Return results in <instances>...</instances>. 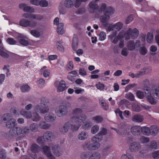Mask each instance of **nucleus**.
Segmentation results:
<instances>
[{
	"instance_id": "1",
	"label": "nucleus",
	"mask_w": 159,
	"mask_h": 159,
	"mask_svg": "<svg viewBox=\"0 0 159 159\" xmlns=\"http://www.w3.org/2000/svg\"><path fill=\"white\" fill-rule=\"evenodd\" d=\"M107 133V129L104 128H102L101 129L100 132L97 135L92 137L91 141L92 143L86 144V146L87 149L89 150H96L99 148L100 146V143L98 142L100 141L101 138H98L97 137L105 135Z\"/></svg>"
},
{
	"instance_id": "2",
	"label": "nucleus",
	"mask_w": 159,
	"mask_h": 159,
	"mask_svg": "<svg viewBox=\"0 0 159 159\" xmlns=\"http://www.w3.org/2000/svg\"><path fill=\"white\" fill-rule=\"evenodd\" d=\"M139 35V31L136 28L132 30L129 28L126 32H122L120 33V39L121 38H124L126 40L129 39L130 38L132 39L136 38Z\"/></svg>"
},
{
	"instance_id": "3",
	"label": "nucleus",
	"mask_w": 159,
	"mask_h": 159,
	"mask_svg": "<svg viewBox=\"0 0 159 159\" xmlns=\"http://www.w3.org/2000/svg\"><path fill=\"white\" fill-rule=\"evenodd\" d=\"M82 109L79 108H76L73 110V114L76 115H80V116L76 117L75 119V121L76 123H81L86 119V116L85 115L82 114Z\"/></svg>"
},
{
	"instance_id": "4",
	"label": "nucleus",
	"mask_w": 159,
	"mask_h": 159,
	"mask_svg": "<svg viewBox=\"0 0 159 159\" xmlns=\"http://www.w3.org/2000/svg\"><path fill=\"white\" fill-rule=\"evenodd\" d=\"M48 101V100L45 98L42 99L41 100V107H40L39 105L36 106L35 111L42 114H45L47 112L49 111V108L45 103H47Z\"/></svg>"
},
{
	"instance_id": "5",
	"label": "nucleus",
	"mask_w": 159,
	"mask_h": 159,
	"mask_svg": "<svg viewBox=\"0 0 159 159\" xmlns=\"http://www.w3.org/2000/svg\"><path fill=\"white\" fill-rule=\"evenodd\" d=\"M114 10L112 7H107V10L104 14V15L100 17V21L103 23V25L105 23H107V21L110 19V16L113 14Z\"/></svg>"
},
{
	"instance_id": "6",
	"label": "nucleus",
	"mask_w": 159,
	"mask_h": 159,
	"mask_svg": "<svg viewBox=\"0 0 159 159\" xmlns=\"http://www.w3.org/2000/svg\"><path fill=\"white\" fill-rule=\"evenodd\" d=\"M19 25L21 26L27 27H30L32 28L35 27L37 25L36 21L34 20H28L25 19H22L19 22Z\"/></svg>"
},
{
	"instance_id": "7",
	"label": "nucleus",
	"mask_w": 159,
	"mask_h": 159,
	"mask_svg": "<svg viewBox=\"0 0 159 159\" xmlns=\"http://www.w3.org/2000/svg\"><path fill=\"white\" fill-rule=\"evenodd\" d=\"M67 107L63 105L58 107L56 110V113L57 116L59 117L64 116L67 113Z\"/></svg>"
},
{
	"instance_id": "8",
	"label": "nucleus",
	"mask_w": 159,
	"mask_h": 159,
	"mask_svg": "<svg viewBox=\"0 0 159 159\" xmlns=\"http://www.w3.org/2000/svg\"><path fill=\"white\" fill-rule=\"evenodd\" d=\"M89 11L90 13H95L96 17V11L99 7V6L96 3V2L92 1L89 4Z\"/></svg>"
},
{
	"instance_id": "9",
	"label": "nucleus",
	"mask_w": 159,
	"mask_h": 159,
	"mask_svg": "<svg viewBox=\"0 0 159 159\" xmlns=\"http://www.w3.org/2000/svg\"><path fill=\"white\" fill-rule=\"evenodd\" d=\"M141 148V145L139 142H134L130 144L129 149L131 152H135L138 151Z\"/></svg>"
},
{
	"instance_id": "10",
	"label": "nucleus",
	"mask_w": 159,
	"mask_h": 159,
	"mask_svg": "<svg viewBox=\"0 0 159 159\" xmlns=\"http://www.w3.org/2000/svg\"><path fill=\"white\" fill-rule=\"evenodd\" d=\"M140 43V42L139 40H136L135 43L133 41H130L128 42L127 46L129 50L132 51L135 49L136 48L139 47Z\"/></svg>"
},
{
	"instance_id": "11",
	"label": "nucleus",
	"mask_w": 159,
	"mask_h": 159,
	"mask_svg": "<svg viewBox=\"0 0 159 159\" xmlns=\"http://www.w3.org/2000/svg\"><path fill=\"white\" fill-rule=\"evenodd\" d=\"M131 133L134 136H138L141 134L140 126L134 125L131 127L130 129Z\"/></svg>"
},
{
	"instance_id": "12",
	"label": "nucleus",
	"mask_w": 159,
	"mask_h": 159,
	"mask_svg": "<svg viewBox=\"0 0 159 159\" xmlns=\"http://www.w3.org/2000/svg\"><path fill=\"white\" fill-rule=\"evenodd\" d=\"M107 8V5L105 3H102L100 7H99L97 11H96V17H99L102 14V12H103L104 13Z\"/></svg>"
},
{
	"instance_id": "13",
	"label": "nucleus",
	"mask_w": 159,
	"mask_h": 159,
	"mask_svg": "<svg viewBox=\"0 0 159 159\" xmlns=\"http://www.w3.org/2000/svg\"><path fill=\"white\" fill-rule=\"evenodd\" d=\"M117 34V31L115 30L113 31L112 33L109 36V39L110 40L112 41V43L114 44L117 43L119 40V34L116 36Z\"/></svg>"
},
{
	"instance_id": "14",
	"label": "nucleus",
	"mask_w": 159,
	"mask_h": 159,
	"mask_svg": "<svg viewBox=\"0 0 159 159\" xmlns=\"http://www.w3.org/2000/svg\"><path fill=\"white\" fill-rule=\"evenodd\" d=\"M17 39L19 43L22 46H26L30 44L26 39L24 37L18 36Z\"/></svg>"
},
{
	"instance_id": "15",
	"label": "nucleus",
	"mask_w": 159,
	"mask_h": 159,
	"mask_svg": "<svg viewBox=\"0 0 159 159\" xmlns=\"http://www.w3.org/2000/svg\"><path fill=\"white\" fill-rule=\"evenodd\" d=\"M20 127H14L9 131L10 134L13 136H17L20 135V131H19Z\"/></svg>"
},
{
	"instance_id": "16",
	"label": "nucleus",
	"mask_w": 159,
	"mask_h": 159,
	"mask_svg": "<svg viewBox=\"0 0 159 159\" xmlns=\"http://www.w3.org/2000/svg\"><path fill=\"white\" fill-rule=\"evenodd\" d=\"M66 88V87L65 82L63 80H61L59 82L57 90L58 92H61L65 90Z\"/></svg>"
},
{
	"instance_id": "17",
	"label": "nucleus",
	"mask_w": 159,
	"mask_h": 159,
	"mask_svg": "<svg viewBox=\"0 0 159 159\" xmlns=\"http://www.w3.org/2000/svg\"><path fill=\"white\" fill-rule=\"evenodd\" d=\"M16 124V120L13 119H11L7 120L6 126L8 128L11 129L15 127Z\"/></svg>"
},
{
	"instance_id": "18",
	"label": "nucleus",
	"mask_w": 159,
	"mask_h": 159,
	"mask_svg": "<svg viewBox=\"0 0 159 159\" xmlns=\"http://www.w3.org/2000/svg\"><path fill=\"white\" fill-rule=\"evenodd\" d=\"M52 149L54 154L57 156H59L62 153V152L60 150V148L57 145L53 146L52 147Z\"/></svg>"
},
{
	"instance_id": "19",
	"label": "nucleus",
	"mask_w": 159,
	"mask_h": 159,
	"mask_svg": "<svg viewBox=\"0 0 159 159\" xmlns=\"http://www.w3.org/2000/svg\"><path fill=\"white\" fill-rule=\"evenodd\" d=\"M104 26L106 28H107V30L108 31H110L114 30V31L115 29H116L118 31L119 30V28H116V25H113L112 24H109L108 23H105L104 24Z\"/></svg>"
},
{
	"instance_id": "20",
	"label": "nucleus",
	"mask_w": 159,
	"mask_h": 159,
	"mask_svg": "<svg viewBox=\"0 0 159 159\" xmlns=\"http://www.w3.org/2000/svg\"><path fill=\"white\" fill-rule=\"evenodd\" d=\"M141 132L144 135L149 136L150 135V127L149 128L147 126L141 127Z\"/></svg>"
},
{
	"instance_id": "21",
	"label": "nucleus",
	"mask_w": 159,
	"mask_h": 159,
	"mask_svg": "<svg viewBox=\"0 0 159 159\" xmlns=\"http://www.w3.org/2000/svg\"><path fill=\"white\" fill-rule=\"evenodd\" d=\"M146 40L147 42L149 43H152L154 41V36L152 32L147 33L146 35Z\"/></svg>"
},
{
	"instance_id": "22",
	"label": "nucleus",
	"mask_w": 159,
	"mask_h": 159,
	"mask_svg": "<svg viewBox=\"0 0 159 159\" xmlns=\"http://www.w3.org/2000/svg\"><path fill=\"white\" fill-rule=\"evenodd\" d=\"M150 135L155 136L158 133L159 128L156 125H152L150 127Z\"/></svg>"
},
{
	"instance_id": "23",
	"label": "nucleus",
	"mask_w": 159,
	"mask_h": 159,
	"mask_svg": "<svg viewBox=\"0 0 159 159\" xmlns=\"http://www.w3.org/2000/svg\"><path fill=\"white\" fill-rule=\"evenodd\" d=\"M40 147L36 143H32L30 147L31 151L34 153H36L39 151Z\"/></svg>"
},
{
	"instance_id": "24",
	"label": "nucleus",
	"mask_w": 159,
	"mask_h": 159,
	"mask_svg": "<svg viewBox=\"0 0 159 159\" xmlns=\"http://www.w3.org/2000/svg\"><path fill=\"white\" fill-rule=\"evenodd\" d=\"M70 124L69 122L66 123L63 127L62 128L60 129V130L62 133H65L67 132L70 128Z\"/></svg>"
},
{
	"instance_id": "25",
	"label": "nucleus",
	"mask_w": 159,
	"mask_h": 159,
	"mask_svg": "<svg viewBox=\"0 0 159 159\" xmlns=\"http://www.w3.org/2000/svg\"><path fill=\"white\" fill-rule=\"evenodd\" d=\"M44 118L47 121L51 122L55 120L56 117L54 114H50L49 115H46Z\"/></svg>"
},
{
	"instance_id": "26",
	"label": "nucleus",
	"mask_w": 159,
	"mask_h": 159,
	"mask_svg": "<svg viewBox=\"0 0 159 159\" xmlns=\"http://www.w3.org/2000/svg\"><path fill=\"white\" fill-rule=\"evenodd\" d=\"M52 136V132L49 131H47L44 133L43 136L44 141H48L50 140Z\"/></svg>"
},
{
	"instance_id": "27",
	"label": "nucleus",
	"mask_w": 159,
	"mask_h": 159,
	"mask_svg": "<svg viewBox=\"0 0 159 159\" xmlns=\"http://www.w3.org/2000/svg\"><path fill=\"white\" fill-rule=\"evenodd\" d=\"M132 120L134 122L140 123L143 121V118L141 115H135L133 116Z\"/></svg>"
},
{
	"instance_id": "28",
	"label": "nucleus",
	"mask_w": 159,
	"mask_h": 159,
	"mask_svg": "<svg viewBox=\"0 0 159 159\" xmlns=\"http://www.w3.org/2000/svg\"><path fill=\"white\" fill-rule=\"evenodd\" d=\"M20 114L27 118H30L32 117V113L31 112L25 111L24 109H22L20 111Z\"/></svg>"
},
{
	"instance_id": "29",
	"label": "nucleus",
	"mask_w": 159,
	"mask_h": 159,
	"mask_svg": "<svg viewBox=\"0 0 159 159\" xmlns=\"http://www.w3.org/2000/svg\"><path fill=\"white\" fill-rule=\"evenodd\" d=\"M63 27L64 24L62 23H60L58 25L57 28V32L58 34H62L64 33Z\"/></svg>"
},
{
	"instance_id": "30",
	"label": "nucleus",
	"mask_w": 159,
	"mask_h": 159,
	"mask_svg": "<svg viewBox=\"0 0 159 159\" xmlns=\"http://www.w3.org/2000/svg\"><path fill=\"white\" fill-rule=\"evenodd\" d=\"M93 120L97 123H100L103 120V117L97 115L92 118Z\"/></svg>"
},
{
	"instance_id": "31",
	"label": "nucleus",
	"mask_w": 159,
	"mask_h": 159,
	"mask_svg": "<svg viewBox=\"0 0 159 159\" xmlns=\"http://www.w3.org/2000/svg\"><path fill=\"white\" fill-rule=\"evenodd\" d=\"M40 128L43 129H47L50 126V125L46 123L44 121H40L39 124Z\"/></svg>"
},
{
	"instance_id": "32",
	"label": "nucleus",
	"mask_w": 159,
	"mask_h": 159,
	"mask_svg": "<svg viewBox=\"0 0 159 159\" xmlns=\"http://www.w3.org/2000/svg\"><path fill=\"white\" fill-rule=\"evenodd\" d=\"M101 156V154L99 152H96L89 156L88 159H99Z\"/></svg>"
},
{
	"instance_id": "33",
	"label": "nucleus",
	"mask_w": 159,
	"mask_h": 159,
	"mask_svg": "<svg viewBox=\"0 0 159 159\" xmlns=\"http://www.w3.org/2000/svg\"><path fill=\"white\" fill-rule=\"evenodd\" d=\"M19 131L20 134H25L29 133L30 129L27 127H23L22 128L20 127Z\"/></svg>"
},
{
	"instance_id": "34",
	"label": "nucleus",
	"mask_w": 159,
	"mask_h": 159,
	"mask_svg": "<svg viewBox=\"0 0 159 159\" xmlns=\"http://www.w3.org/2000/svg\"><path fill=\"white\" fill-rule=\"evenodd\" d=\"M64 5L67 8H71L74 6L73 0H66Z\"/></svg>"
},
{
	"instance_id": "35",
	"label": "nucleus",
	"mask_w": 159,
	"mask_h": 159,
	"mask_svg": "<svg viewBox=\"0 0 159 159\" xmlns=\"http://www.w3.org/2000/svg\"><path fill=\"white\" fill-rule=\"evenodd\" d=\"M88 136L86 132H82L78 136L79 139L80 140H84L87 138Z\"/></svg>"
},
{
	"instance_id": "36",
	"label": "nucleus",
	"mask_w": 159,
	"mask_h": 159,
	"mask_svg": "<svg viewBox=\"0 0 159 159\" xmlns=\"http://www.w3.org/2000/svg\"><path fill=\"white\" fill-rule=\"evenodd\" d=\"M30 89V87L26 84L23 85L20 88L21 91L23 93L28 92Z\"/></svg>"
},
{
	"instance_id": "37",
	"label": "nucleus",
	"mask_w": 159,
	"mask_h": 159,
	"mask_svg": "<svg viewBox=\"0 0 159 159\" xmlns=\"http://www.w3.org/2000/svg\"><path fill=\"white\" fill-rule=\"evenodd\" d=\"M30 34L36 38H39L40 35V33L36 30H33L30 31Z\"/></svg>"
},
{
	"instance_id": "38",
	"label": "nucleus",
	"mask_w": 159,
	"mask_h": 159,
	"mask_svg": "<svg viewBox=\"0 0 159 159\" xmlns=\"http://www.w3.org/2000/svg\"><path fill=\"white\" fill-rule=\"evenodd\" d=\"M149 146L152 149H157L159 148L158 143H157L155 141H152L151 142Z\"/></svg>"
},
{
	"instance_id": "39",
	"label": "nucleus",
	"mask_w": 159,
	"mask_h": 159,
	"mask_svg": "<svg viewBox=\"0 0 159 159\" xmlns=\"http://www.w3.org/2000/svg\"><path fill=\"white\" fill-rule=\"evenodd\" d=\"M30 128L32 132H36L38 130V125L36 123H33L31 124L30 126Z\"/></svg>"
},
{
	"instance_id": "40",
	"label": "nucleus",
	"mask_w": 159,
	"mask_h": 159,
	"mask_svg": "<svg viewBox=\"0 0 159 159\" xmlns=\"http://www.w3.org/2000/svg\"><path fill=\"white\" fill-rule=\"evenodd\" d=\"M42 149L44 153L46 156L51 153L50 151V148L48 146L45 145L43 146Z\"/></svg>"
},
{
	"instance_id": "41",
	"label": "nucleus",
	"mask_w": 159,
	"mask_h": 159,
	"mask_svg": "<svg viewBox=\"0 0 159 159\" xmlns=\"http://www.w3.org/2000/svg\"><path fill=\"white\" fill-rule=\"evenodd\" d=\"M81 123H78V124L76 125H72L70 124V127L71 130L73 131H76L78 130L81 125Z\"/></svg>"
},
{
	"instance_id": "42",
	"label": "nucleus",
	"mask_w": 159,
	"mask_h": 159,
	"mask_svg": "<svg viewBox=\"0 0 159 159\" xmlns=\"http://www.w3.org/2000/svg\"><path fill=\"white\" fill-rule=\"evenodd\" d=\"M145 73V72H143L142 71H140L139 73L134 74L133 73H130L129 74V75L133 78H138L140 76L144 75Z\"/></svg>"
},
{
	"instance_id": "43",
	"label": "nucleus",
	"mask_w": 159,
	"mask_h": 159,
	"mask_svg": "<svg viewBox=\"0 0 159 159\" xmlns=\"http://www.w3.org/2000/svg\"><path fill=\"white\" fill-rule=\"evenodd\" d=\"M7 42L10 45H18V43L12 38H9L7 39Z\"/></svg>"
},
{
	"instance_id": "44",
	"label": "nucleus",
	"mask_w": 159,
	"mask_h": 159,
	"mask_svg": "<svg viewBox=\"0 0 159 159\" xmlns=\"http://www.w3.org/2000/svg\"><path fill=\"white\" fill-rule=\"evenodd\" d=\"M125 98L131 101L134 100V95L131 93H129L125 95Z\"/></svg>"
},
{
	"instance_id": "45",
	"label": "nucleus",
	"mask_w": 159,
	"mask_h": 159,
	"mask_svg": "<svg viewBox=\"0 0 159 159\" xmlns=\"http://www.w3.org/2000/svg\"><path fill=\"white\" fill-rule=\"evenodd\" d=\"M32 117L34 121H37L40 120V117L38 113L36 112L34 113L32 115Z\"/></svg>"
},
{
	"instance_id": "46",
	"label": "nucleus",
	"mask_w": 159,
	"mask_h": 159,
	"mask_svg": "<svg viewBox=\"0 0 159 159\" xmlns=\"http://www.w3.org/2000/svg\"><path fill=\"white\" fill-rule=\"evenodd\" d=\"M150 51L152 54H154L156 53L157 50V47L154 45H152L150 47Z\"/></svg>"
},
{
	"instance_id": "47",
	"label": "nucleus",
	"mask_w": 159,
	"mask_h": 159,
	"mask_svg": "<svg viewBox=\"0 0 159 159\" xmlns=\"http://www.w3.org/2000/svg\"><path fill=\"white\" fill-rule=\"evenodd\" d=\"M147 152V151L146 150H144V149L141 150L139 151V153L136 155V157L138 159L143 157L144 156V154L146 153Z\"/></svg>"
},
{
	"instance_id": "48",
	"label": "nucleus",
	"mask_w": 159,
	"mask_h": 159,
	"mask_svg": "<svg viewBox=\"0 0 159 159\" xmlns=\"http://www.w3.org/2000/svg\"><path fill=\"white\" fill-rule=\"evenodd\" d=\"M140 142L142 143H146L149 141V139L147 137L142 136L140 139Z\"/></svg>"
},
{
	"instance_id": "49",
	"label": "nucleus",
	"mask_w": 159,
	"mask_h": 159,
	"mask_svg": "<svg viewBox=\"0 0 159 159\" xmlns=\"http://www.w3.org/2000/svg\"><path fill=\"white\" fill-rule=\"evenodd\" d=\"M139 52L142 55H145L147 52V50L145 47L143 46L140 48Z\"/></svg>"
},
{
	"instance_id": "50",
	"label": "nucleus",
	"mask_w": 159,
	"mask_h": 159,
	"mask_svg": "<svg viewBox=\"0 0 159 159\" xmlns=\"http://www.w3.org/2000/svg\"><path fill=\"white\" fill-rule=\"evenodd\" d=\"M32 18L37 20H40L43 19V17L42 15L39 14L34 15L33 14Z\"/></svg>"
},
{
	"instance_id": "51",
	"label": "nucleus",
	"mask_w": 159,
	"mask_h": 159,
	"mask_svg": "<svg viewBox=\"0 0 159 159\" xmlns=\"http://www.w3.org/2000/svg\"><path fill=\"white\" fill-rule=\"evenodd\" d=\"M48 5V2L45 0H41L39 1V5L42 7H47Z\"/></svg>"
},
{
	"instance_id": "52",
	"label": "nucleus",
	"mask_w": 159,
	"mask_h": 159,
	"mask_svg": "<svg viewBox=\"0 0 159 159\" xmlns=\"http://www.w3.org/2000/svg\"><path fill=\"white\" fill-rule=\"evenodd\" d=\"M24 11L26 12L34 13V8L31 7L26 6L25 8H24Z\"/></svg>"
},
{
	"instance_id": "53",
	"label": "nucleus",
	"mask_w": 159,
	"mask_h": 159,
	"mask_svg": "<svg viewBox=\"0 0 159 159\" xmlns=\"http://www.w3.org/2000/svg\"><path fill=\"white\" fill-rule=\"evenodd\" d=\"M37 83L39 84V86L40 88L43 87L45 84V80L41 78L37 81Z\"/></svg>"
},
{
	"instance_id": "54",
	"label": "nucleus",
	"mask_w": 159,
	"mask_h": 159,
	"mask_svg": "<svg viewBox=\"0 0 159 159\" xmlns=\"http://www.w3.org/2000/svg\"><path fill=\"white\" fill-rule=\"evenodd\" d=\"M99 127L97 125H94L92 128L91 132L93 134H96L99 130Z\"/></svg>"
},
{
	"instance_id": "55",
	"label": "nucleus",
	"mask_w": 159,
	"mask_h": 159,
	"mask_svg": "<svg viewBox=\"0 0 159 159\" xmlns=\"http://www.w3.org/2000/svg\"><path fill=\"white\" fill-rule=\"evenodd\" d=\"M78 44V42L77 41L75 42L74 40L73 39L72 43V47L74 51H75L76 50Z\"/></svg>"
},
{
	"instance_id": "56",
	"label": "nucleus",
	"mask_w": 159,
	"mask_h": 159,
	"mask_svg": "<svg viewBox=\"0 0 159 159\" xmlns=\"http://www.w3.org/2000/svg\"><path fill=\"white\" fill-rule=\"evenodd\" d=\"M92 125V123L90 122H86L84 125H82V128L84 129H87L89 128Z\"/></svg>"
},
{
	"instance_id": "57",
	"label": "nucleus",
	"mask_w": 159,
	"mask_h": 159,
	"mask_svg": "<svg viewBox=\"0 0 159 159\" xmlns=\"http://www.w3.org/2000/svg\"><path fill=\"white\" fill-rule=\"evenodd\" d=\"M136 94L137 97L140 99L143 98L144 96V93L140 90L137 91Z\"/></svg>"
},
{
	"instance_id": "58",
	"label": "nucleus",
	"mask_w": 159,
	"mask_h": 159,
	"mask_svg": "<svg viewBox=\"0 0 159 159\" xmlns=\"http://www.w3.org/2000/svg\"><path fill=\"white\" fill-rule=\"evenodd\" d=\"M106 37V33L104 32H101L99 35V40L100 41L104 40Z\"/></svg>"
},
{
	"instance_id": "59",
	"label": "nucleus",
	"mask_w": 159,
	"mask_h": 159,
	"mask_svg": "<svg viewBox=\"0 0 159 159\" xmlns=\"http://www.w3.org/2000/svg\"><path fill=\"white\" fill-rule=\"evenodd\" d=\"M132 109L134 111L139 112L141 111L140 107L137 104H134L132 105Z\"/></svg>"
},
{
	"instance_id": "60",
	"label": "nucleus",
	"mask_w": 159,
	"mask_h": 159,
	"mask_svg": "<svg viewBox=\"0 0 159 159\" xmlns=\"http://www.w3.org/2000/svg\"><path fill=\"white\" fill-rule=\"evenodd\" d=\"M6 153L5 150L2 149L0 150V158L1 159H6Z\"/></svg>"
},
{
	"instance_id": "61",
	"label": "nucleus",
	"mask_w": 159,
	"mask_h": 159,
	"mask_svg": "<svg viewBox=\"0 0 159 159\" xmlns=\"http://www.w3.org/2000/svg\"><path fill=\"white\" fill-rule=\"evenodd\" d=\"M133 20V16L131 15L129 16L126 19L125 23L126 24H128L131 22Z\"/></svg>"
},
{
	"instance_id": "62",
	"label": "nucleus",
	"mask_w": 159,
	"mask_h": 159,
	"mask_svg": "<svg viewBox=\"0 0 159 159\" xmlns=\"http://www.w3.org/2000/svg\"><path fill=\"white\" fill-rule=\"evenodd\" d=\"M11 115L10 114L8 113L4 114L2 116V120L4 121H5L8 120L11 117Z\"/></svg>"
},
{
	"instance_id": "63",
	"label": "nucleus",
	"mask_w": 159,
	"mask_h": 159,
	"mask_svg": "<svg viewBox=\"0 0 159 159\" xmlns=\"http://www.w3.org/2000/svg\"><path fill=\"white\" fill-rule=\"evenodd\" d=\"M57 48L58 50L63 52L64 51V48L63 45L59 42H57Z\"/></svg>"
},
{
	"instance_id": "64",
	"label": "nucleus",
	"mask_w": 159,
	"mask_h": 159,
	"mask_svg": "<svg viewBox=\"0 0 159 159\" xmlns=\"http://www.w3.org/2000/svg\"><path fill=\"white\" fill-rule=\"evenodd\" d=\"M90 152H83L80 155V157L82 159H85L88 158Z\"/></svg>"
}]
</instances>
